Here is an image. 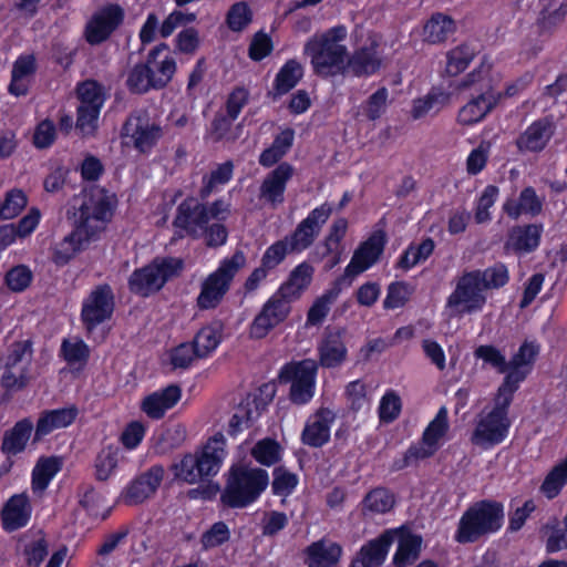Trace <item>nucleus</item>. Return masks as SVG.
<instances>
[{"label": "nucleus", "instance_id": "4", "mask_svg": "<svg viewBox=\"0 0 567 567\" xmlns=\"http://www.w3.org/2000/svg\"><path fill=\"white\" fill-rule=\"evenodd\" d=\"M503 522L502 503L492 499L475 502L463 513L454 538L458 544L475 543L482 537L496 533Z\"/></svg>", "mask_w": 567, "mask_h": 567}, {"label": "nucleus", "instance_id": "37", "mask_svg": "<svg viewBox=\"0 0 567 567\" xmlns=\"http://www.w3.org/2000/svg\"><path fill=\"white\" fill-rule=\"evenodd\" d=\"M120 137L124 152L135 148L142 153V114L140 112L136 111L126 118Z\"/></svg>", "mask_w": 567, "mask_h": 567}, {"label": "nucleus", "instance_id": "1", "mask_svg": "<svg viewBox=\"0 0 567 567\" xmlns=\"http://www.w3.org/2000/svg\"><path fill=\"white\" fill-rule=\"evenodd\" d=\"M117 207L116 194L97 185L84 193L80 207L74 212V229L55 248L53 260L68 264L85 243L105 230Z\"/></svg>", "mask_w": 567, "mask_h": 567}, {"label": "nucleus", "instance_id": "13", "mask_svg": "<svg viewBox=\"0 0 567 567\" xmlns=\"http://www.w3.org/2000/svg\"><path fill=\"white\" fill-rule=\"evenodd\" d=\"M79 408L75 404L68 406L43 410L37 420L32 444L37 445L45 436L56 430L66 429L72 425L79 416Z\"/></svg>", "mask_w": 567, "mask_h": 567}, {"label": "nucleus", "instance_id": "27", "mask_svg": "<svg viewBox=\"0 0 567 567\" xmlns=\"http://www.w3.org/2000/svg\"><path fill=\"white\" fill-rule=\"evenodd\" d=\"M319 362L323 368L341 365L347 358V348L340 331H328L321 340L319 348Z\"/></svg>", "mask_w": 567, "mask_h": 567}, {"label": "nucleus", "instance_id": "46", "mask_svg": "<svg viewBox=\"0 0 567 567\" xmlns=\"http://www.w3.org/2000/svg\"><path fill=\"white\" fill-rule=\"evenodd\" d=\"M567 484V461L555 465L546 475L540 491L549 499L556 497L561 488Z\"/></svg>", "mask_w": 567, "mask_h": 567}, {"label": "nucleus", "instance_id": "36", "mask_svg": "<svg viewBox=\"0 0 567 567\" xmlns=\"http://www.w3.org/2000/svg\"><path fill=\"white\" fill-rule=\"evenodd\" d=\"M454 20L443 13H434L424 25V38L430 43L444 42L455 32Z\"/></svg>", "mask_w": 567, "mask_h": 567}, {"label": "nucleus", "instance_id": "39", "mask_svg": "<svg viewBox=\"0 0 567 567\" xmlns=\"http://www.w3.org/2000/svg\"><path fill=\"white\" fill-rule=\"evenodd\" d=\"M422 545V537L406 534L401 536L398 550L393 557L395 567H405L417 559Z\"/></svg>", "mask_w": 567, "mask_h": 567}, {"label": "nucleus", "instance_id": "22", "mask_svg": "<svg viewBox=\"0 0 567 567\" xmlns=\"http://www.w3.org/2000/svg\"><path fill=\"white\" fill-rule=\"evenodd\" d=\"M542 9L536 19L540 37H550L563 24L567 16V0H539Z\"/></svg>", "mask_w": 567, "mask_h": 567}, {"label": "nucleus", "instance_id": "5", "mask_svg": "<svg viewBox=\"0 0 567 567\" xmlns=\"http://www.w3.org/2000/svg\"><path fill=\"white\" fill-rule=\"evenodd\" d=\"M268 484L269 475L266 470L246 465L233 466L220 501L230 508H245L258 499Z\"/></svg>", "mask_w": 567, "mask_h": 567}, {"label": "nucleus", "instance_id": "7", "mask_svg": "<svg viewBox=\"0 0 567 567\" xmlns=\"http://www.w3.org/2000/svg\"><path fill=\"white\" fill-rule=\"evenodd\" d=\"M296 286H280L278 291L264 305L250 326V337L264 338L271 329L282 322L289 311L290 302L299 297Z\"/></svg>", "mask_w": 567, "mask_h": 567}, {"label": "nucleus", "instance_id": "28", "mask_svg": "<svg viewBox=\"0 0 567 567\" xmlns=\"http://www.w3.org/2000/svg\"><path fill=\"white\" fill-rule=\"evenodd\" d=\"M183 269V260L174 257L156 258L144 267V284H165L175 279Z\"/></svg>", "mask_w": 567, "mask_h": 567}, {"label": "nucleus", "instance_id": "16", "mask_svg": "<svg viewBox=\"0 0 567 567\" xmlns=\"http://www.w3.org/2000/svg\"><path fill=\"white\" fill-rule=\"evenodd\" d=\"M32 515V506L27 493L13 494L4 503L1 512L2 527L6 532H16L25 527Z\"/></svg>", "mask_w": 567, "mask_h": 567}, {"label": "nucleus", "instance_id": "47", "mask_svg": "<svg viewBox=\"0 0 567 567\" xmlns=\"http://www.w3.org/2000/svg\"><path fill=\"white\" fill-rule=\"evenodd\" d=\"M339 292V289L332 288L315 300L307 313V326H319L322 323Z\"/></svg>", "mask_w": 567, "mask_h": 567}, {"label": "nucleus", "instance_id": "35", "mask_svg": "<svg viewBox=\"0 0 567 567\" xmlns=\"http://www.w3.org/2000/svg\"><path fill=\"white\" fill-rule=\"evenodd\" d=\"M121 449L116 444H106L96 454L94 460V476L100 482L107 481L118 464Z\"/></svg>", "mask_w": 567, "mask_h": 567}, {"label": "nucleus", "instance_id": "53", "mask_svg": "<svg viewBox=\"0 0 567 567\" xmlns=\"http://www.w3.org/2000/svg\"><path fill=\"white\" fill-rule=\"evenodd\" d=\"M251 21L252 12L245 1L234 3L226 14L227 27L234 32H241Z\"/></svg>", "mask_w": 567, "mask_h": 567}, {"label": "nucleus", "instance_id": "54", "mask_svg": "<svg viewBox=\"0 0 567 567\" xmlns=\"http://www.w3.org/2000/svg\"><path fill=\"white\" fill-rule=\"evenodd\" d=\"M474 357L483 360L484 364L495 369L498 373H505L508 370L505 354L492 344L478 346L474 350Z\"/></svg>", "mask_w": 567, "mask_h": 567}, {"label": "nucleus", "instance_id": "38", "mask_svg": "<svg viewBox=\"0 0 567 567\" xmlns=\"http://www.w3.org/2000/svg\"><path fill=\"white\" fill-rule=\"evenodd\" d=\"M508 271L505 265L496 264L493 267L465 272L457 284H506Z\"/></svg>", "mask_w": 567, "mask_h": 567}, {"label": "nucleus", "instance_id": "32", "mask_svg": "<svg viewBox=\"0 0 567 567\" xmlns=\"http://www.w3.org/2000/svg\"><path fill=\"white\" fill-rule=\"evenodd\" d=\"M553 134L551 124L546 118L534 122L517 140L520 151L537 152L545 147Z\"/></svg>", "mask_w": 567, "mask_h": 567}, {"label": "nucleus", "instance_id": "8", "mask_svg": "<svg viewBox=\"0 0 567 567\" xmlns=\"http://www.w3.org/2000/svg\"><path fill=\"white\" fill-rule=\"evenodd\" d=\"M317 364L312 360H303L286 365L280 374L281 382H291L290 400L296 404H305L313 396Z\"/></svg>", "mask_w": 567, "mask_h": 567}, {"label": "nucleus", "instance_id": "44", "mask_svg": "<svg viewBox=\"0 0 567 567\" xmlns=\"http://www.w3.org/2000/svg\"><path fill=\"white\" fill-rule=\"evenodd\" d=\"M27 205L28 196L22 189L12 188L8 190L0 204V219L8 220L16 218Z\"/></svg>", "mask_w": 567, "mask_h": 567}, {"label": "nucleus", "instance_id": "24", "mask_svg": "<svg viewBox=\"0 0 567 567\" xmlns=\"http://www.w3.org/2000/svg\"><path fill=\"white\" fill-rule=\"evenodd\" d=\"M305 554L308 567H338L342 547L338 543L320 539L310 544Z\"/></svg>", "mask_w": 567, "mask_h": 567}, {"label": "nucleus", "instance_id": "9", "mask_svg": "<svg viewBox=\"0 0 567 567\" xmlns=\"http://www.w3.org/2000/svg\"><path fill=\"white\" fill-rule=\"evenodd\" d=\"M208 223V207L195 197H187L178 205L173 226L178 229L177 235L181 238L186 235L199 239Z\"/></svg>", "mask_w": 567, "mask_h": 567}, {"label": "nucleus", "instance_id": "29", "mask_svg": "<svg viewBox=\"0 0 567 567\" xmlns=\"http://www.w3.org/2000/svg\"><path fill=\"white\" fill-rule=\"evenodd\" d=\"M503 209L512 219H517L522 214L537 216L543 209V198L528 186L520 192L518 199H508Z\"/></svg>", "mask_w": 567, "mask_h": 567}, {"label": "nucleus", "instance_id": "17", "mask_svg": "<svg viewBox=\"0 0 567 567\" xmlns=\"http://www.w3.org/2000/svg\"><path fill=\"white\" fill-rule=\"evenodd\" d=\"M395 530H385L379 537L361 547L350 567H379L383 564L389 547L394 540Z\"/></svg>", "mask_w": 567, "mask_h": 567}, {"label": "nucleus", "instance_id": "63", "mask_svg": "<svg viewBox=\"0 0 567 567\" xmlns=\"http://www.w3.org/2000/svg\"><path fill=\"white\" fill-rule=\"evenodd\" d=\"M48 543L42 537L24 546L23 555L28 567H39L48 556Z\"/></svg>", "mask_w": 567, "mask_h": 567}, {"label": "nucleus", "instance_id": "33", "mask_svg": "<svg viewBox=\"0 0 567 567\" xmlns=\"http://www.w3.org/2000/svg\"><path fill=\"white\" fill-rule=\"evenodd\" d=\"M542 230V226L536 224L513 227L508 235L507 246L516 251L529 252L539 245Z\"/></svg>", "mask_w": 567, "mask_h": 567}, {"label": "nucleus", "instance_id": "64", "mask_svg": "<svg viewBox=\"0 0 567 567\" xmlns=\"http://www.w3.org/2000/svg\"><path fill=\"white\" fill-rule=\"evenodd\" d=\"M445 95L440 94H427L424 99L414 101L412 109V116L414 118H421L432 111L436 113L445 100Z\"/></svg>", "mask_w": 567, "mask_h": 567}, {"label": "nucleus", "instance_id": "56", "mask_svg": "<svg viewBox=\"0 0 567 567\" xmlns=\"http://www.w3.org/2000/svg\"><path fill=\"white\" fill-rule=\"evenodd\" d=\"M363 505L372 513L383 514L393 507L394 497L385 488H375L367 494Z\"/></svg>", "mask_w": 567, "mask_h": 567}, {"label": "nucleus", "instance_id": "61", "mask_svg": "<svg viewBox=\"0 0 567 567\" xmlns=\"http://www.w3.org/2000/svg\"><path fill=\"white\" fill-rule=\"evenodd\" d=\"M401 399L394 391L386 392L381 399L379 416L383 422H393L401 412Z\"/></svg>", "mask_w": 567, "mask_h": 567}, {"label": "nucleus", "instance_id": "42", "mask_svg": "<svg viewBox=\"0 0 567 567\" xmlns=\"http://www.w3.org/2000/svg\"><path fill=\"white\" fill-rule=\"evenodd\" d=\"M303 75L302 65L297 60H288L276 76V91L286 94L292 90Z\"/></svg>", "mask_w": 567, "mask_h": 567}, {"label": "nucleus", "instance_id": "30", "mask_svg": "<svg viewBox=\"0 0 567 567\" xmlns=\"http://www.w3.org/2000/svg\"><path fill=\"white\" fill-rule=\"evenodd\" d=\"M498 95H472L471 101L458 112L457 121L462 125H472L483 120L496 105Z\"/></svg>", "mask_w": 567, "mask_h": 567}, {"label": "nucleus", "instance_id": "6", "mask_svg": "<svg viewBox=\"0 0 567 567\" xmlns=\"http://www.w3.org/2000/svg\"><path fill=\"white\" fill-rule=\"evenodd\" d=\"M111 286H97L86 298L81 307L80 320L87 339L102 342L106 332L96 333L97 327L112 319L115 302Z\"/></svg>", "mask_w": 567, "mask_h": 567}, {"label": "nucleus", "instance_id": "31", "mask_svg": "<svg viewBox=\"0 0 567 567\" xmlns=\"http://www.w3.org/2000/svg\"><path fill=\"white\" fill-rule=\"evenodd\" d=\"M78 106L102 111L107 100L105 86L94 79H85L75 85Z\"/></svg>", "mask_w": 567, "mask_h": 567}, {"label": "nucleus", "instance_id": "23", "mask_svg": "<svg viewBox=\"0 0 567 567\" xmlns=\"http://www.w3.org/2000/svg\"><path fill=\"white\" fill-rule=\"evenodd\" d=\"M63 460L61 456H40L31 471V489L34 494L41 495L51 484L53 478L62 471Z\"/></svg>", "mask_w": 567, "mask_h": 567}, {"label": "nucleus", "instance_id": "15", "mask_svg": "<svg viewBox=\"0 0 567 567\" xmlns=\"http://www.w3.org/2000/svg\"><path fill=\"white\" fill-rule=\"evenodd\" d=\"M167 49L162 43L148 53L147 62L144 63V76L147 79V85L153 89H162L167 85L176 71V64L173 58L159 55Z\"/></svg>", "mask_w": 567, "mask_h": 567}, {"label": "nucleus", "instance_id": "26", "mask_svg": "<svg viewBox=\"0 0 567 567\" xmlns=\"http://www.w3.org/2000/svg\"><path fill=\"white\" fill-rule=\"evenodd\" d=\"M181 395V388L176 384H169L165 389L144 398V413L155 420L162 419L165 412L179 401Z\"/></svg>", "mask_w": 567, "mask_h": 567}, {"label": "nucleus", "instance_id": "59", "mask_svg": "<svg viewBox=\"0 0 567 567\" xmlns=\"http://www.w3.org/2000/svg\"><path fill=\"white\" fill-rule=\"evenodd\" d=\"M538 347L530 342H524L517 353L508 361V369L515 368L519 370H530L536 357Z\"/></svg>", "mask_w": 567, "mask_h": 567}, {"label": "nucleus", "instance_id": "10", "mask_svg": "<svg viewBox=\"0 0 567 567\" xmlns=\"http://www.w3.org/2000/svg\"><path fill=\"white\" fill-rule=\"evenodd\" d=\"M509 425L507 408L495 403L493 410L478 422L472 442L483 447L498 444L506 437Z\"/></svg>", "mask_w": 567, "mask_h": 567}, {"label": "nucleus", "instance_id": "19", "mask_svg": "<svg viewBox=\"0 0 567 567\" xmlns=\"http://www.w3.org/2000/svg\"><path fill=\"white\" fill-rule=\"evenodd\" d=\"M292 175L293 167L289 163L279 164L262 181L259 197L266 199L272 206L281 204L287 182Z\"/></svg>", "mask_w": 567, "mask_h": 567}, {"label": "nucleus", "instance_id": "3", "mask_svg": "<svg viewBox=\"0 0 567 567\" xmlns=\"http://www.w3.org/2000/svg\"><path fill=\"white\" fill-rule=\"evenodd\" d=\"M225 456V437L221 433L215 434L200 451L188 453L172 465L175 478L188 484H196L215 476L221 466Z\"/></svg>", "mask_w": 567, "mask_h": 567}, {"label": "nucleus", "instance_id": "18", "mask_svg": "<svg viewBox=\"0 0 567 567\" xmlns=\"http://www.w3.org/2000/svg\"><path fill=\"white\" fill-rule=\"evenodd\" d=\"M35 426L30 417L17 421L12 427L4 431L0 451L2 454L17 456L25 451L28 443L33 439Z\"/></svg>", "mask_w": 567, "mask_h": 567}, {"label": "nucleus", "instance_id": "58", "mask_svg": "<svg viewBox=\"0 0 567 567\" xmlns=\"http://www.w3.org/2000/svg\"><path fill=\"white\" fill-rule=\"evenodd\" d=\"M297 484L298 477L296 474L287 471L281 466L274 470V481L271 487L275 495L288 496L295 489Z\"/></svg>", "mask_w": 567, "mask_h": 567}, {"label": "nucleus", "instance_id": "51", "mask_svg": "<svg viewBox=\"0 0 567 567\" xmlns=\"http://www.w3.org/2000/svg\"><path fill=\"white\" fill-rule=\"evenodd\" d=\"M280 445L272 439H264L251 450L252 457L260 464L270 466L280 460Z\"/></svg>", "mask_w": 567, "mask_h": 567}, {"label": "nucleus", "instance_id": "50", "mask_svg": "<svg viewBox=\"0 0 567 567\" xmlns=\"http://www.w3.org/2000/svg\"><path fill=\"white\" fill-rule=\"evenodd\" d=\"M475 49L461 44L447 53L446 73L456 76L463 72L475 56Z\"/></svg>", "mask_w": 567, "mask_h": 567}, {"label": "nucleus", "instance_id": "48", "mask_svg": "<svg viewBox=\"0 0 567 567\" xmlns=\"http://www.w3.org/2000/svg\"><path fill=\"white\" fill-rule=\"evenodd\" d=\"M79 496L80 506L86 512V514L90 517L101 518L102 520H105L110 516L112 507H107L103 512L100 511L104 497L93 486H86L83 493H81Z\"/></svg>", "mask_w": 567, "mask_h": 567}, {"label": "nucleus", "instance_id": "41", "mask_svg": "<svg viewBox=\"0 0 567 567\" xmlns=\"http://www.w3.org/2000/svg\"><path fill=\"white\" fill-rule=\"evenodd\" d=\"M528 373L529 370L509 368L507 370V374L503 380V383L498 388L497 395L495 398V403H497V405H502L508 409L513 401V395L515 391L518 389L519 383L523 380H525Z\"/></svg>", "mask_w": 567, "mask_h": 567}, {"label": "nucleus", "instance_id": "25", "mask_svg": "<svg viewBox=\"0 0 567 567\" xmlns=\"http://www.w3.org/2000/svg\"><path fill=\"white\" fill-rule=\"evenodd\" d=\"M90 357L91 349L82 338L62 339L59 358L68 364L72 372L83 371L89 363Z\"/></svg>", "mask_w": 567, "mask_h": 567}, {"label": "nucleus", "instance_id": "14", "mask_svg": "<svg viewBox=\"0 0 567 567\" xmlns=\"http://www.w3.org/2000/svg\"><path fill=\"white\" fill-rule=\"evenodd\" d=\"M491 286H455L446 302V309L450 316H462L464 313L475 312L484 306L486 296L485 288Z\"/></svg>", "mask_w": 567, "mask_h": 567}, {"label": "nucleus", "instance_id": "2", "mask_svg": "<svg viewBox=\"0 0 567 567\" xmlns=\"http://www.w3.org/2000/svg\"><path fill=\"white\" fill-rule=\"evenodd\" d=\"M347 33L344 25H337L307 41L305 53L310 56L317 75L328 78L346 72L348 50L341 42Z\"/></svg>", "mask_w": 567, "mask_h": 567}, {"label": "nucleus", "instance_id": "34", "mask_svg": "<svg viewBox=\"0 0 567 567\" xmlns=\"http://www.w3.org/2000/svg\"><path fill=\"white\" fill-rule=\"evenodd\" d=\"M130 535L133 543L128 553V557H131V566H133L135 563H138V558L135 556L138 555L136 544L138 543L140 535L135 533L134 528L130 526H122L117 532L106 535L103 543L96 549V554L99 556L110 555Z\"/></svg>", "mask_w": 567, "mask_h": 567}, {"label": "nucleus", "instance_id": "20", "mask_svg": "<svg viewBox=\"0 0 567 567\" xmlns=\"http://www.w3.org/2000/svg\"><path fill=\"white\" fill-rule=\"evenodd\" d=\"M334 413L326 408L319 409L309 420L302 431L301 441L311 447H321L330 439V425L334 421Z\"/></svg>", "mask_w": 567, "mask_h": 567}, {"label": "nucleus", "instance_id": "52", "mask_svg": "<svg viewBox=\"0 0 567 567\" xmlns=\"http://www.w3.org/2000/svg\"><path fill=\"white\" fill-rule=\"evenodd\" d=\"M319 233L303 220L297 226L295 231L285 237L288 240L290 251H301L310 247Z\"/></svg>", "mask_w": 567, "mask_h": 567}, {"label": "nucleus", "instance_id": "45", "mask_svg": "<svg viewBox=\"0 0 567 567\" xmlns=\"http://www.w3.org/2000/svg\"><path fill=\"white\" fill-rule=\"evenodd\" d=\"M244 264V254L236 251L231 258L224 260L220 267L210 274L204 284H229Z\"/></svg>", "mask_w": 567, "mask_h": 567}, {"label": "nucleus", "instance_id": "55", "mask_svg": "<svg viewBox=\"0 0 567 567\" xmlns=\"http://www.w3.org/2000/svg\"><path fill=\"white\" fill-rule=\"evenodd\" d=\"M447 429V411L442 406L434 420H432L425 429L422 436L423 443L437 449V442L446 433Z\"/></svg>", "mask_w": 567, "mask_h": 567}, {"label": "nucleus", "instance_id": "49", "mask_svg": "<svg viewBox=\"0 0 567 567\" xmlns=\"http://www.w3.org/2000/svg\"><path fill=\"white\" fill-rule=\"evenodd\" d=\"M101 111L76 107L75 131L81 138L94 137L99 130V118Z\"/></svg>", "mask_w": 567, "mask_h": 567}, {"label": "nucleus", "instance_id": "11", "mask_svg": "<svg viewBox=\"0 0 567 567\" xmlns=\"http://www.w3.org/2000/svg\"><path fill=\"white\" fill-rule=\"evenodd\" d=\"M124 11L118 4H109L87 21L84 37L89 44L99 45L105 42L123 22Z\"/></svg>", "mask_w": 567, "mask_h": 567}, {"label": "nucleus", "instance_id": "43", "mask_svg": "<svg viewBox=\"0 0 567 567\" xmlns=\"http://www.w3.org/2000/svg\"><path fill=\"white\" fill-rule=\"evenodd\" d=\"M220 324L202 328L194 338L193 346L197 358H205L214 351L220 342Z\"/></svg>", "mask_w": 567, "mask_h": 567}, {"label": "nucleus", "instance_id": "40", "mask_svg": "<svg viewBox=\"0 0 567 567\" xmlns=\"http://www.w3.org/2000/svg\"><path fill=\"white\" fill-rule=\"evenodd\" d=\"M489 69L491 68L488 65L482 63L476 70L466 75V78L458 84V89H472V95H477L480 93L485 95H497L493 91L489 79Z\"/></svg>", "mask_w": 567, "mask_h": 567}, {"label": "nucleus", "instance_id": "12", "mask_svg": "<svg viewBox=\"0 0 567 567\" xmlns=\"http://www.w3.org/2000/svg\"><path fill=\"white\" fill-rule=\"evenodd\" d=\"M385 243V233L383 230L374 231L354 250L351 261L346 268L344 277L352 280L374 265L382 255Z\"/></svg>", "mask_w": 567, "mask_h": 567}, {"label": "nucleus", "instance_id": "62", "mask_svg": "<svg viewBox=\"0 0 567 567\" xmlns=\"http://www.w3.org/2000/svg\"><path fill=\"white\" fill-rule=\"evenodd\" d=\"M229 286H203L197 297V306L199 309L206 310L215 308L219 305Z\"/></svg>", "mask_w": 567, "mask_h": 567}, {"label": "nucleus", "instance_id": "21", "mask_svg": "<svg viewBox=\"0 0 567 567\" xmlns=\"http://www.w3.org/2000/svg\"><path fill=\"white\" fill-rule=\"evenodd\" d=\"M378 43L371 41L369 45H363L355 50L347 60L346 71L354 76H368L378 72L382 64V59L378 53Z\"/></svg>", "mask_w": 567, "mask_h": 567}, {"label": "nucleus", "instance_id": "57", "mask_svg": "<svg viewBox=\"0 0 567 567\" xmlns=\"http://www.w3.org/2000/svg\"><path fill=\"white\" fill-rule=\"evenodd\" d=\"M56 140V126L50 118L39 122L34 128L32 144L38 150L51 147Z\"/></svg>", "mask_w": 567, "mask_h": 567}, {"label": "nucleus", "instance_id": "60", "mask_svg": "<svg viewBox=\"0 0 567 567\" xmlns=\"http://www.w3.org/2000/svg\"><path fill=\"white\" fill-rule=\"evenodd\" d=\"M186 439V429L181 425H174L167 429L158 439L156 449L159 453H165L167 450L179 447Z\"/></svg>", "mask_w": 567, "mask_h": 567}]
</instances>
